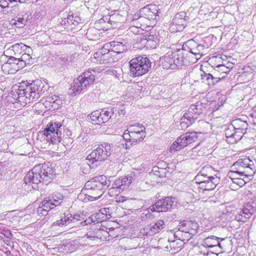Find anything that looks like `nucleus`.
Here are the masks:
<instances>
[{
	"label": "nucleus",
	"instance_id": "f257e3e1",
	"mask_svg": "<svg viewBox=\"0 0 256 256\" xmlns=\"http://www.w3.org/2000/svg\"><path fill=\"white\" fill-rule=\"evenodd\" d=\"M188 52L184 49L169 50L161 59L165 68H181L195 62L188 56Z\"/></svg>",
	"mask_w": 256,
	"mask_h": 256
},
{
	"label": "nucleus",
	"instance_id": "f03ea898",
	"mask_svg": "<svg viewBox=\"0 0 256 256\" xmlns=\"http://www.w3.org/2000/svg\"><path fill=\"white\" fill-rule=\"evenodd\" d=\"M51 170L50 168L48 167L46 169L42 167L41 168L40 165L36 166L24 176V182L31 184L34 189H36L38 188V184L50 182L52 176V174L50 172Z\"/></svg>",
	"mask_w": 256,
	"mask_h": 256
},
{
	"label": "nucleus",
	"instance_id": "7ed1b4c3",
	"mask_svg": "<svg viewBox=\"0 0 256 256\" xmlns=\"http://www.w3.org/2000/svg\"><path fill=\"white\" fill-rule=\"evenodd\" d=\"M114 146L112 144L104 143L98 146L95 150L88 156L86 160L92 164L96 162L95 166H97L100 162L106 160L114 151Z\"/></svg>",
	"mask_w": 256,
	"mask_h": 256
},
{
	"label": "nucleus",
	"instance_id": "20e7f679",
	"mask_svg": "<svg viewBox=\"0 0 256 256\" xmlns=\"http://www.w3.org/2000/svg\"><path fill=\"white\" fill-rule=\"evenodd\" d=\"M96 71L94 69H88L79 76L74 80L70 89L74 94H78L92 84L95 80Z\"/></svg>",
	"mask_w": 256,
	"mask_h": 256
},
{
	"label": "nucleus",
	"instance_id": "39448f33",
	"mask_svg": "<svg viewBox=\"0 0 256 256\" xmlns=\"http://www.w3.org/2000/svg\"><path fill=\"white\" fill-rule=\"evenodd\" d=\"M204 110V106L200 102H197L196 104H192L180 120V128L186 129L194 124Z\"/></svg>",
	"mask_w": 256,
	"mask_h": 256
},
{
	"label": "nucleus",
	"instance_id": "423d86ee",
	"mask_svg": "<svg viewBox=\"0 0 256 256\" xmlns=\"http://www.w3.org/2000/svg\"><path fill=\"white\" fill-rule=\"evenodd\" d=\"M129 64L130 75L137 77L147 73L151 68L152 62L147 57L138 56L132 58Z\"/></svg>",
	"mask_w": 256,
	"mask_h": 256
},
{
	"label": "nucleus",
	"instance_id": "0eeeda50",
	"mask_svg": "<svg viewBox=\"0 0 256 256\" xmlns=\"http://www.w3.org/2000/svg\"><path fill=\"white\" fill-rule=\"evenodd\" d=\"M110 183V182L106 180V176H100L88 181L84 188L88 190L93 191L94 196L96 194V196L100 197L108 188Z\"/></svg>",
	"mask_w": 256,
	"mask_h": 256
},
{
	"label": "nucleus",
	"instance_id": "6e6552de",
	"mask_svg": "<svg viewBox=\"0 0 256 256\" xmlns=\"http://www.w3.org/2000/svg\"><path fill=\"white\" fill-rule=\"evenodd\" d=\"M62 130L64 126L62 124L56 122L48 123L47 127L43 131L44 139L52 144L60 142Z\"/></svg>",
	"mask_w": 256,
	"mask_h": 256
},
{
	"label": "nucleus",
	"instance_id": "1a4fd4ad",
	"mask_svg": "<svg viewBox=\"0 0 256 256\" xmlns=\"http://www.w3.org/2000/svg\"><path fill=\"white\" fill-rule=\"evenodd\" d=\"M198 224L194 221L184 220L180 222L178 226V232L174 234L176 236H182V234H188V240L192 238V236L197 232Z\"/></svg>",
	"mask_w": 256,
	"mask_h": 256
},
{
	"label": "nucleus",
	"instance_id": "9d476101",
	"mask_svg": "<svg viewBox=\"0 0 256 256\" xmlns=\"http://www.w3.org/2000/svg\"><path fill=\"white\" fill-rule=\"evenodd\" d=\"M67 201L64 196L59 192L54 193L52 195L45 198L42 202V206L38 208H54L56 206H66Z\"/></svg>",
	"mask_w": 256,
	"mask_h": 256
},
{
	"label": "nucleus",
	"instance_id": "9b49d317",
	"mask_svg": "<svg viewBox=\"0 0 256 256\" xmlns=\"http://www.w3.org/2000/svg\"><path fill=\"white\" fill-rule=\"evenodd\" d=\"M132 180V176H126L122 178L116 180L112 184V188L108 190V193L118 195L128 187Z\"/></svg>",
	"mask_w": 256,
	"mask_h": 256
},
{
	"label": "nucleus",
	"instance_id": "f8f14e48",
	"mask_svg": "<svg viewBox=\"0 0 256 256\" xmlns=\"http://www.w3.org/2000/svg\"><path fill=\"white\" fill-rule=\"evenodd\" d=\"M186 46L188 47L190 54L195 56V60L200 59L202 56L204 55V46L198 44L193 39H190L186 42Z\"/></svg>",
	"mask_w": 256,
	"mask_h": 256
},
{
	"label": "nucleus",
	"instance_id": "ddd939ff",
	"mask_svg": "<svg viewBox=\"0 0 256 256\" xmlns=\"http://www.w3.org/2000/svg\"><path fill=\"white\" fill-rule=\"evenodd\" d=\"M44 87V84L40 80L34 81L30 85L26 86V90L28 92L30 98L32 101H36L39 98L42 92V88Z\"/></svg>",
	"mask_w": 256,
	"mask_h": 256
},
{
	"label": "nucleus",
	"instance_id": "4468645a",
	"mask_svg": "<svg viewBox=\"0 0 256 256\" xmlns=\"http://www.w3.org/2000/svg\"><path fill=\"white\" fill-rule=\"evenodd\" d=\"M178 208L181 206L180 203L175 197L167 196L162 200H158L154 204L148 208Z\"/></svg>",
	"mask_w": 256,
	"mask_h": 256
},
{
	"label": "nucleus",
	"instance_id": "2eb2a0df",
	"mask_svg": "<svg viewBox=\"0 0 256 256\" xmlns=\"http://www.w3.org/2000/svg\"><path fill=\"white\" fill-rule=\"evenodd\" d=\"M195 74L200 78V80L210 86H214L220 80V77H218L216 72H213L212 74H206L204 72H200L194 73L192 76L194 77Z\"/></svg>",
	"mask_w": 256,
	"mask_h": 256
},
{
	"label": "nucleus",
	"instance_id": "dca6fc26",
	"mask_svg": "<svg viewBox=\"0 0 256 256\" xmlns=\"http://www.w3.org/2000/svg\"><path fill=\"white\" fill-rule=\"evenodd\" d=\"M165 226V222L162 220H158L156 222L147 225L143 230V234L148 236H152L158 232Z\"/></svg>",
	"mask_w": 256,
	"mask_h": 256
},
{
	"label": "nucleus",
	"instance_id": "f3484780",
	"mask_svg": "<svg viewBox=\"0 0 256 256\" xmlns=\"http://www.w3.org/2000/svg\"><path fill=\"white\" fill-rule=\"evenodd\" d=\"M10 52L16 57H19L23 52H32V48L23 43L13 44L8 49Z\"/></svg>",
	"mask_w": 256,
	"mask_h": 256
},
{
	"label": "nucleus",
	"instance_id": "a211bd4d",
	"mask_svg": "<svg viewBox=\"0 0 256 256\" xmlns=\"http://www.w3.org/2000/svg\"><path fill=\"white\" fill-rule=\"evenodd\" d=\"M235 130L240 134H239L240 140L244 134L246 132L248 124L246 120H243L241 118H236L232 122Z\"/></svg>",
	"mask_w": 256,
	"mask_h": 256
},
{
	"label": "nucleus",
	"instance_id": "6ab92c4d",
	"mask_svg": "<svg viewBox=\"0 0 256 256\" xmlns=\"http://www.w3.org/2000/svg\"><path fill=\"white\" fill-rule=\"evenodd\" d=\"M214 172L213 168L210 166H206L202 168L200 171L196 176L195 179L200 185V184L206 182L208 179H209L210 174Z\"/></svg>",
	"mask_w": 256,
	"mask_h": 256
},
{
	"label": "nucleus",
	"instance_id": "aec40b11",
	"mask_svg": "<svg viewBox=\"0 0 256 256\" xmlns=\"http://www.w3.org/2000/svg\"><path fill=\"white\" fill-rule=\"evenodd\" d=\"M224 132L226 140L228 143L234 144L240 140V137L238 136L240 134L235 130L232 124L225 130Z\"/></svg>",
	"mask_w": 256,
	"mask_h": 256
},
{
	"label": "nucleus",
	"instance_id": "412c9836",
	"mask_svg": "<svg viewBox=\"0 0 256 256\" xmlns=\"http://www.w3.org/2000/svg\"><path fill=\"white\" fill-rule=\"evenodd\" d=\"M123 138L126 141L134 144L142 142L146 136V132H124Z\"/></svg>",
	"mask_w": 256,
	"mask_h": 256
},
{
	"label": "nucleus",
	"instance_id": "4be33fe9",
	"mask_svg": "<svg viewBox=\"0 0 256 256\" xmlns=\"http://www.w3.org/2000/svg\"><path fill=\"white\" fill-rule=\"evenodd\" d=\"M186 14L184 12L176 14L172 20L173 26H172L170 28L174 30L173 26H178L176 30H181L186 24Z\"/></svg>",
	"mask_w": 256,
	"mask_h": 256
},
{
	"label": "nucleus",
	"instance_id": "5701e85b",
	"mask_svg": "<svg viewBox=\"0 0 256 256\" xmlns=\"http://www.w3.org/2000/svg\"><path fill=\"white\" fill-rule=\"evenodd\" d=\"M210 174L209 179H208L205 183L200 184V188L204 190H214L220 181V178L216 175Z\"/></svg>",
	"mask_w": 256,
	"mask_h": 256
},
{
	"label": "nucleus",
	"instance_id": "b1692460",
	"mask_svg": "<svg viewBox=\"0 0 256 256\" xmlns=\"http://www.w3.org/2000/svg\"><path fill=\"white\" fill-rule=\"evenodd\" d=\"M185 134L180 136L177 140L174 142L170 146V150L171 152L172 151H178L188 144Z\"/></svg>",
	"mask_w": 256,
	"mask_h": 256
},
{
	"label": "nucleus",
	"instance_id": "393cba45",
	"mask_svg": "<svg viewBox=\"0 0 256 256\" xmlns=\"http://www.w3.org/2000/svg\"><path fill=\"white\" fill-rule=\"evenodd\" d=\"M157 10L156 9L155 6L148 4L140 9L139 11L140 18L144 17L146 18L152 19L154 16H156Z\"/></svg>",
	"mask_w": 256,
	"mask_h": 256
},
{
	"label": "nucleus",
	"instance_id": "a878e982",
	"mask_svg": "<svg viewBox=\"0 0 256 256\" xmlns=\"http://www.w3.org/2000/svg\"><path fill=\"white\" fill-rule=\"evenodd\" d=\"M220 238L214 236L206 238L202 244V245L206 248H214L218 246L220 249L223 250L222 246L220 242Z\"/></svg>",
	"mask_w": 256,
	"mask_h": 256
},
{
	"label": "nucleus",
	"instance_id": "bb28decb",
	"mask_svg": "<svg viewBox=\"0 0 256 256\" xmlns=\"http://www.w3.org/2000/svg\"><path fill=\"white\" fill-rule=\"evenodd\" d=\"M232 64H230L228 66L224 64H218L214 69V72H217L218 77H220V80L224 79L232 68Z\"/></svg>",
	"mask_w": 256,
	"mask_h": 256
},
{
	"label": "nucleus",
	"instance_id": "cd10ccee",
	"mask_svg": "<svg viewBox=\"0 0 256 256\" xmlns=\"http://www.w3.org/2000/svg\"><path fill=\"white\" fill-rule=\"evenodd\" d=\"M114 108H106L102 110L100 116V123L103 124L108 122L114 114Z\"/></svg>",
	"mask_w": 256,
	"mask_h": 256
},
{
	"label": "nucleus",
	"instance_id": "c85d7f7f",
	"mask_svg": "<svg viewBox=\"0 0 256 256\" xmlns=\"http://www.w3.org/2000/svg\"><path fill=\"white\" fill-rule=\"evenodd\" d=\"M111 50L112 52H114L116 56L117 54L123 52L126 50V46L122 42L112 41L110 42Z\"/></svg>",
	"mask_w": 256,
	"mask_h": 256
},
{
	"label": "nucleus",
	"instance_id": "c756f323",
	"mask_svg": "<svg viewBox=\"0 0 256 256\" xmlns=\"http://www.w3.org/2000/svg\"><path fill=\"white\" fill-rule=\"evenodd\" d=\"M115 56L114 52L110 50V52L109 53L104 54L98 57V58H96V59L100 64H107L114 62L116 58Z\"/></svg>",
	"mask_w": 256,
	"mask_h": 256
},
{
	"label": "nucleus",
	"instance_id": "7c9ffc66",
	"mask_svg": "<svg viewBox=\"0 0 256 256\" xmlns=\"http://www.w3.org/2000/svg\"><path fill=\"white\" fill-rule=\"evenodd\" d=\"M251 162V160L248 158L240 159L234 164L232 167L238 166L239 168L243 167L251 169L252 168V166H253V164H250Z\"/></svg>",
	"mask_w": 256,
	"mask_h": 256
},
{
	"label": "nucleus",
	"instance_id": "2f4dec72",
	"mask_svg": "<svg viewBox=\"0 0 256 256\" xmlns=\"http://www.w3.org/2000/svg\"><path fill=\"white\" fill-rule=\"evenodd\" d=\"M106 209H100L98 212H96L94 216H92L96 221H103L106 219L110 218V214L108 215L104 212H106Z\"/></svg>",
	"mask_w": 256,
	"mask_h": 256
},
{
	"label": "nucleus",
	"instance_id": "473e14b6",
	"mask_svg": "<svg viewBox=\"0 0 256 256\" xmlns=\"http://www.w3.org/2000/svg\"><path fill=\"white\" fill-rule=\"evenodd\" d=\"M124 132H145V128L139 123H135L133 125H130Z\"/></svg>",
	"mask_w": 256,
	"mask_h": 256
},
{
	"label": "nucleus",
	"instance_id": "72a5a7b5",
	"mask_svg": "<svg viewBox=\"0 0 256 256\" xmlns=\"http://www.w3.org/2000/svg\"><path fill=\"white\" fill-rule=\"evenodd\" d=\"M111 47L110 42L106 43L103 47L98 50L94 54V58H98L101 55L104 54H108L110 52Z\"/></svg>",
	"mask_w": 256,
	"mask_h": 256
},
{
	"label": "nucleus",
	"instance_id": "f704fd0d",
	"mask_svg": "<svg viewBox=\"0 0 256 256\" xmlns=\"http://www.w3.org/2000/svg\"><path fill=\"white\" fill-rule=\"evenodd\" d=\"M99 198L100 196H96V194H94V196H90L88 194L87 195L84 192L80 193L78 196V198L79 200H82L84 202H87L89 201H93Z\"/></svg>",
	"mask_w": 256,
	"mask_h": 256
},
{
	"label": "nucleus",
	"instance_id": "c9c22d12",
	"mask_svg": "<svg viewBox=\"0 0 256 256\" xmlns=\"http://www.w3.org/2000/svg\"><path fill=\"white\" fill-rule=\"evenodd\" d=\"M10 24L12 25L15 26L18 28H22L26 24L24 18H22L19 14H18V16L11 20Z\"/></svg>",
	"mask_w": 256,
	"mask_h": 256
},
{
	"label": "nucleus",
	"instance_id": "e433bc0d",
	"mask_svg": "<svg viewBox=\"0 0 256 256\" xmlns=\"http://www.w3.org/2000/svg\"><path fill=\"white\" fill-rule=\"evenodd\" d=\"M232 168L234 170H236L240 174H241L242 176H245L246 178L248 177V176H252V174L254 173L252 172V168L250 169L243 167L239 168L238 166Z\"/></svg>",
	"mask_w": 256,
	"mask_h": 256
},
{
	"label": "nucleus",
	"instance_id": "4c0bfd02",
	"mask_svg": "<svg viewBox=\"0 0 256 256\" xmlns=\"http://www.w3.org/2000/svg\"><path fill=\"white\" fill-rule=\"evenodd\" d=\"M144 209V212L142 214V218H144V217L146 218L152 219L154 218L156 216V214L160 212V211L156 210V209Z\"/></svg>",
	"mask_w": 256,
	"mask_h": 256
},
{
	"label": "nucleus",
	"instance_id": "58836bf2",
	"mask_svg": "<svg viewBox=\"0 0 256 256\" xmlns=\"http://www.w3.org/2000/svg\"><path fill=\"white\" fill-rule=\"evenodd\" d=\"M231 212L228 210V209H223L222 212H219L216 214V218L218 220H222L224 222L228 217H230Z\"/></svg>",
	"mask_w": 256,
	"mask_h": 256
},
{
	"label": "nucleus",
	"instance_id": "ea45409f",
	"mask_svg": "<svg viewBox=\"0 0 256 256\" xmlns=\"http://www.w3.org/2000/svg\"><path fill=\"white\" fill-rule=\"evenodd\" d=\"M146 39V44L148 46H150L151 48L156 46L158 40L156 36L150 34Z\"/></svg>",
	"mask_w": 256,
	"mask_h": 256
},
{
	"label": "nucleus",
	"instance_id": "a19ab883",
	"mask_svg": "<svg viewBox=\"0 0 256 256\" xmlns=\"http://www.w3.org/2000/svg\"><path fill=\"white\" fill-rule=\"evenodd\" d=\"M100 113L98 110H96L92 112L90 115V119L91 120L92 123L94 124H100L102 123H100Z\"/></svg>",
	"mask_w": 256,
	"mask_h": 256
},
{
	"label": "nucleus",
	"instance_id": "79ce46f5",
	"mask_svg": "<svg viewBox=\"0 0 256 256\" xmlns=\"http://www.w3.org/2000/svg\"><path fill=\"white\" fill-rule=\"evenodd\" d=\"M10 64L6 62L2 65V69L4 73L14 74L16 72V70H14L13 66L10 65Z\"/></svg>",
	"mask_w": 256,
	"mask_h": 256
},
{
	"label": "nucleus",
	"instance_id": "37998d69",
	"mask_svg": "<svg viewBox=\"0 0 256 256\" xmlns=\"http://www.w3.org/2000/svg\"><path fill=\"white\" fill-rule=\"evenodd\" d=\"M244 208H256V196L248 198L244 205Z\"/></svg>",
	"mask_w": 256,
	"mask_h": 256
},
{
	"label": "nucleus",
	"instance_id": "c03bdc74",
	"mask_svg": "<svg viewBox=\"0 0 256 256\" xmlns=\"http://www.w3.org/2000/svg\"><path fill=\"white\" fill-rule=\"evenodd\" d=\"M198 132H190L185 134L186 138H188V144H192L196 141L198 138Z\"/></svg>",
	"mask_w": 256,
	"mask_h": 256
},
{
	"label": "nucleus",
	"instance_id": "a18cd8bd",
	"mask_svg": "<svg viewBox=\"0 0 256 256\" xmlns=\"http://www.w3.org/2000/svg\"><path fill=\"white\" fill-rule=\"evenodd\" d=\"M244 218H242V222H246L247 220L249 219L252 214L255 212L256 209H241Z\"/></svg>",
	"mask_w": 256,
	"mask_h": 256
},
{
	"label": "nucleus",
	"instance_id": "49530a36",
	"mask_svg": "<svg viewBox=\"0 0 256 256\" xmlns=\"http://www.w3.org/2000/svg\"><path fill=\"white\" fill-rule=\"evenodd\" d=\"M28 92H27L26 90V88L24 89H18L16 92L19 98L26 97V99H28L30 100H31L30 97L28 96L29 95Z\"/></svg>",
	"mask_w": 256,
	"mask_h": 256
},
{
	"label": "nucleus",
	"instance_id": "de8ad7c7",
	"mask_svg": "<svg viewBox=\"0 0 256 256\" xmlns=\"http://www.w3.org/2000/svg\"><path fill=\"white\" fill-rule=\"evenodd\" d=\"M18 60L17 57L12 56L7 60V62L11 63L10 65L13 66L14 70H16L18 66Z\"/></svg>",
	"mask_w": 256,
	"mask_h": 256
},
{
	"label": "nucleus",
	"instance_id": "09e8293b",
	"mask_svg": "<svg viewBox=\"0 0 256 256\" xmlns=\"http://www.w3.org/2000/svg\"><path fill=\"white\" fill-rule=\"evenodd\" d=\"M48 102L56 104L58 106L61 104L62 100L59 98L58 96L52 95L48 98Z\"/></svg>",
	"mask_w": 256,
	"mask_h": 256
},
{
	"label": "nucleus",
	"instance_id": "8fccbe9b",
	"mask_svg": "<svg viewBox=\"0 0 256 256\" xmlns=\"http://www.w3.org/2000/svg\"><path fill=\"white\" fill-rule=\"evenodd\" d=\"M31 52H23L22 56H19L21 60L24 62L25 63L29 64L30 62L32 57L30 56Z\"/></svg>",
	"mask_w": 256,
	"mask_h": 256
},
{
	"label": "nucleus",
	"instance_id": "3c124183",
	"mask_svg": "<svg viewBox=\"0 0 256 256\" xmlns=\"http://www.w3.org/2000/svg\"><path fill=\"white\" fill-rule=\"evenodd\" d=\"M70 220L72 221V220L70 219L69 217L64 218L60 219V220H57L56 222H54V224L58 226L60 225H67L70 224Z\"/></svg>",
	"mask_w": 256,
	"mask_h": 256
},
{
	"label": "nucleus",
	"instance_id": "603ef678",
	"mask_svg": "<svg viewBox=\"0 0 256 256\" xmlns=\"http://www.w3.org/2000/svg\"><path fill=\"white\" fill-rule=\"evenodd\" d=\"M228 176L229 178L232 180H234V178H240L241 176H242L241 174H240L239 173L235 170H230L228 173Z\"/></svg>",
	"mask_w": 256,
	"mask_h": 256
},
{
	"label": "nucleus",
	"instance_id": "864d4df0",
	"mask_svg": "<svg viewBox=\"0 0 256 256\" xmlns=\"http://www.w3.org/2000/svg\"><path fill=\"white\" fill-rule=\"evenodd\" d=\"M22 18H24L25 22L27 23L28 20L32 18L31 13L29 11H26L25 12H22L18 14Z\"/></svg>",
	"mask_w": 256,
	"mask_h": 256
},
{
	"label": "nucleus",
	"instance_id": "5fc2aeb1",
	"mask_svg": "<svg viewBox=\"0 0 256 256\" xmlns=\"http://www.w3.org/2000/svg\"><path fill=\"white\" fill-rule=\"evenodd\" d=\"M212 9V6L207 3L202 4L200 6V10L206 14Z\"/></svg>",
	"mask_w": 256,
	"mask_h": 256
},
{
	"label": "nucleus",
	"instance_id": "6e6d98bb",
	"mask_svg": "<svg viewBox=\"0 0 256 256\" xmlns=\"http://www.w3.org/2000/svg\"><path fill=\"white\" fill-rule=\"evenodd\" d=\"M200 256H201L202 255V256H210V255H216L217 254L216 253H214L212 252H210L206 248H205L203 250H200L198 252V254Z\"/></svg>",
	"mask_w": 256,
	"mask_h": 256
},
{
	"label": "nucleus",
	"instance_id": "4d7b16f0",
	"mask_svg": "<svg viewBox=\"0 0 256 256\" xmlns=\"http://www.w3.org/2000/svg\"><path fill=\"white\" fill-rule=\"evenodd\" d=\"M232 182L240 186H243L246 183L244 179L241 178H234V180H232Z\"/></svg>",
	"mask_w": 256,
	"mask_h": 256
},
{
	"label": "nucleus",
	"instance_id": "13d9d810",
	"mask_svg": "<svg viewBox=\"0 0 256 256\" xmlns=\"http://www.w3.org/2000/svg\"><path fill=\"white\" fill-rule=\"evenodd\" d=\"M95 222V220H94V218H92V216L90 218H87L85 220L82 221L81 222V224L82 226H86L88 224H90L92 222Z\"/></svg>",
	"mask_w": 256,
	"mask_h": 256
},
{
	"label": "nucleus",
	"instance_id": "bf43d9fd",
	"mask_svg": "<svg viewBox=\"0 0 256 256\" xmlns=\"http://www.w3.org/2000/svg\"><path fill=\"white\" fill-rule=\"evenodd\" d=\"M8 0H0V7L3 9L9 7Z\"/></svg>",
	"mask_w": 256,
	"mask_h": 256
},
{
	"label": "nucleus",
	"instance_id": "052dcab7",
	"mask_svg": "<svg viewBox=\"0 0 256 256\" xmlns=\"http://www.w3.org/2000/svg\"><path fill=\"white\" fill-rule=\"evenodd\" d=\"M240 211L236 215L235 218L238 221L242 222V218H244L242 212V210H240Z\"/></svg>",
	"mask_w": 256,
	"mask_h": 256
},
{
	"label": "nucleus",
	"instance_id": "680f3d73",
	"mask_svg": "<svg viewBox=\"0 0 256 256\" xmlns=\"http://www.w3.org/2000/svg\"><path fill=\"white\" fill-rule=\"evenodd\" d=\"M48 212L46 209H38L37 214L40 216H46Z\"/></svg>",
	"mask_w": 256,
	"mask_h": 256
},
{
	"label": "nucleus",
	"instance_id": "e2e57ef3",
	"mask_svg": "<svg viewBox=\"0 0 256 256\" xmlns=\"http://www.w3.org/2000/svg\"><path fill=\"white\" fill-rule=\"evenodd\" d=\"M19 58L18 60V66L16 68V72L20 68H22L24 66L26 63H25L24 62H23L21 60L20 58L19 57L17 58Z\"/></svg>",
	"mask_w": 256,
	"mask_h": 256
},
{
	"label": "nucleus",
	"instance_id": "0e129e2a",
	"mask_svg": "<svg viewBox=\"0 0 256 256\" xmlns=\"http://www.w3.org/2000/svg\"><path fill=\"white\" fill-rule=\"evenodd\" d=\"M202 72L201 70L198 71V72H194L192 74L191 77L192 78L194 82H198L200 80V78H199L197 75L195 74L194 77H192V76L194 73L196 72Z\"/></svg>",
	"mask_w": 256,
	"mask_h": 256
},
{
	"label": "nucleus",
	"instance_id": "69168bd1",
	"mask_svg": "<svg viewBox=\"0 0 256 256\" xmlns=\"http://www.w3.org/2000/svg\"><path fill=\"white\" fill-rule=\"evenodd\" d=\"M2 234L5 236L9 238H10L12 236V234H11L10 230H4V232Z\"/></svg>",
	"mask_w": 256,
	"mask_h": 256
},
{
	"label": "nucleus",
	"instance_id": "338daca9",
	"mask_svg": "<svg viewBox=\"0 0 256 256\" xmlns=\"http://www.w3.org/2000/svg\"><path fill=\"white\" fill-rule=\"evenodd\" d=\"M78 216H76V215H74V216H72V214H68L66 216H64V218L69 217L70 219L72 220V221L70 220V222H72L75 219L78 220V218H76Z\"/></svg>",
	"mask_w": 256,
	"mask_h": 256
},
{
	"label": "nucleus",
	"instance_id": "774afa93",
	"mask_svg": "<svg viewBox=\"0 0 256 256\" xmlns=\"http://www.w3.org/2000/svg\"><path fill=\"white\" fill-rule=\"evenodd\" d=\"M251 117L252 118V124L256 126V111L251 114Z\"/></svg>",
	"mask_w": 256,
	"mask_h": 256
}]
</instances>
